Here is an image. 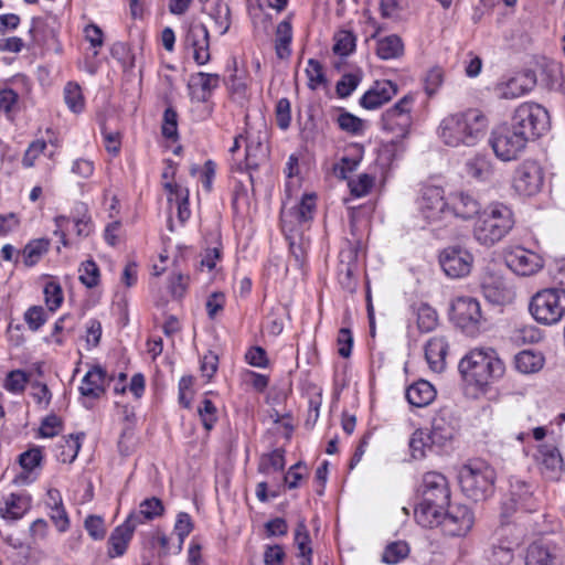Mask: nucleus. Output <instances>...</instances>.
Returning <instances> with one entry per match:
<instances>
[{
  "label": "nucleus",
  "instance_id": "55",
  "mask_svg": "<svg viewBox=\"0 0 565 565\" xmlns=\"http://www.w3.org/2000/svg\"><path fill=\"white\" fill-rule=\"evenodd\" d=\"M198 414L205 430L210 431L217 420V409L213 402L204 398L198 407Z\"/></svg>",
  "mask_w": 565,
  "mask_h": 565
},
{
  "label": "nucleus",
  "instance_id": "43",
  "mask_svg": "<svg viewBox=\"0 0 565 565\" xmlns=\"http://www.w3.org/2000/svg\"><path fill=\"white\" fill-rule=\"evenodd\" d=\"M49 246L50 241L45 238L33 239L28 243L22 250L24 265L31 267L39 263L41 257L49 250Z\"/></svg>",
  "mask_w": 565,
  "mask_h": 565
},
{
  "label": "nucleus",
  "instance_id": "25",
  "mask_svg": "<svg viewBox=\"0 0 565 565\" xmlns=\"http://www.w3.org/2000/svg\"><path fill=\"white\" fill-rule=\"evenodd\" d=\"M136 529L127 519L114 529L108 539L107 554L110 558L120 557L126 553Z\"/></svg>",
  "mask_w": 565,
  "mask_h": 565
},
{
  "label": "nucleus",
  "instance_id": "15",
  "mask_svg": "<svg viewBox=\"0 0 565 565\" xmlns=\"http://www.w3.org/2000/svg\"><path fill=\"white\" fill-rule=\"evenodd\" d=\"M316 211V196L305 194L300 202L290 209L281 210V226L284 232L294 233L297 226L308 223L313 218Z\"/></svg>",
  "mask_w": 565,
  "mask_h": 565
},
{
  "label": "nucleus",
  "instance_id": "54",
  "mask_svg": "<svg viewBox=\"0 0 565 565\" xmlns=\"http://www.w3.org/2000/svg\"><path fill=\"white\" fill-rule=\"evenodd\" d=\"M409 553L407 543L398 541L388 544L382 555V561L387 564H397Z\"/></svg>",
  "mask_w": 565,
  "mask_h": 565
},
{
  "label": "nucleus",
  "instance_id": "39",
  "mask_svg": "<svg viewBox=\"0 0 565 565\" xmlns=\"http://www.w3.org/2000/svg\"><path fill=\"white\" fill-rule=\"evenodd\" d=\"M555 555L553 550L541 542L529 545L525 555V565H553Z\"/></svg>",
  "mask_w": 565,
  "mask_h": 565
},
{
  "label": "nucleus",
  "instance_id": "32",
  "mask_svg": "<svg viewBox=\"0 0 565 565\" xmlns=\"http://www.w3.org/2000/svg\"><path fill=\"white\" fill-rule=\"evenodd\" d=\"M31 508V498L28 494L11 493L0 507V516L6 520H19Z\"/></svg>",
  "mask_w": 565,
  "mask_h": 565
},
{
  "label": "nucleus",
  "instance_id": "29",
  "mask_svg": "<svg viewBox=\"0 0 565 565\" xmlns=\"http://www.w3.org/2000/svg\"><path fill=\"white\" fill-rule=\"evenodd\" d=\"M54 222L56 225V228L54 230V235L60 236L61 244L64 247L68 246L66 235L70 231V227H72L81 237H86L90 233V222L88 218H77L71 221L68 217L60 215L55 217Z\"/></svg>",
  "mask_w": 565,
  "mask_h": 565
},
{
  "label": "nucleus",
  "instance_id": "2",
  "mask_svg": "<svg viewBox=\"0 0 565 565\" xmlns=\"http://www.w3.org/2000/svg\"><path fill=\"white\" fill-rule=\"evenodd\" d=\"M514 226L512 210L503 203H491L480 212L473 225V237L490 247L505 237Z\"/></svg>",
  "mask_w": 565,
  "mask_h": 565
},
{
  "label": "nucleus",
  "instance_id": "51",
  "mask_svg": "<svg viewBox=\"0 0 565 565\" xmlns=\"http://www.w3.org/2000/svg\"><path fill=\"white\" fill-rule=\"evenodd\" d=\"M227 87L234 100L243 102L247 98V76L244 73L237 74L235 71L227 81Z\"/></svg>",
  "mask_w": 565,
  "mask_h": 565
},
{
  "label": "nucleus",
  "instance_id": "33",
  "mask_svg": "<svg viewBox=\"0 0 565 565\" xmlns=\"http://www.w3.org/2000/svg\"><path fill=\"white\" fill-rule=\"evenodd\" d=\"M515 545L505 539H498L486 551V558L489 565H511L514 561Z\"/></svg>",
  "mask_w": 565,
  "mask_h": 565
},
{
  "label": "nucleus",
  "instance_id": "9",
  "mask_svg": "<svg viewBox=\"0 0 565 565\" xmlns=\"http://www.w3.org/2000/svg\"><path fill=\"white\" fill-rule=\"evenodd\" d=\"M451 320L465 333L475 335L481 326L482 313L480 303L470 296H459L451 302Z\"/></svg>",
  "mask_w": 565,
  "mask_h": 565
},
{
  "label": "nucleus",
  "instance_id": "57",
  "mask_svg": "<svg viewBox=\"0 0 565 565\" xmlns=\"http://www.w3.org/2000/svg\"><path fill=\"white\" fill-rule=\"evenodd\" d=\"M46 28L47 24L42 18H33L29 34L31 36V43L28 47L43 45L46 41Z\"/></svg>",
  "mask_w": 565,
  "mask_h": 565
},
{
  "label": "nucleus",
  "instance_id": "37",
  "mask_svg": "<svg viewBox=\"0 0 565 565\" xmlns=\"http://www.w3.org/2000/svg\"><path fill=\"white\" fill-rule=\"evenodd\" d=\"M413 312L416 316L417 328L420 332H430L438 324L437 311L426 302L413 305Z\"/></svg>",
  "mask_w": 565,
  "mask_h": 565
},
{
  "label": "nucleus",
  "instance_id": "17",
  "mask_svg": "<svg viewBox=\"0 0 565 565\" xmlns=\"http://www.w3.org/2000/svg\"><path fill=\"white\" fill-rule=\"evenodd\" d=\"M422 500L435 504H449L450 489L447 478L440 472L429 471L423 476L420 486Z\"/></svg>",
  "mask_w": 565,
  "mask_h": 565
},
{
  "label": "nucleus",
  "instance_id": "53",
  "mask_svg": "<svg viewBox=\"0 0 565 565\" xmlns=\"http://www.w3.org/2000/svg\"><path fill=\"white\" fill-rule=\"evenodd\" d=\"M333 52L341 56H348L355 47V36L352 32L342 30L334 36Z\"/></svg>",
  "mask_w": 565,
  "mask_h": 565
},
{
  "label": "nucleus",
  "instance_id": "44",
  "mask_svg": "<svg viewBox=\"0 0 565 565\" xmlns=\"http://www.w3.org/2000/svg\"><path fill=\"white\" fill-rule=\"evenodd\" d=\"M434 447L436 446L430 444L427 429H417L413 433L409 440V448L414 459L425 458L427 450H431Z\"/></svg>",
  "mask_w": 565,
  "mask_h": 565
},
{
  "label": "nucleus",
  "instance_id": "8",
  "mask_svg": "<svg viewBox=\"0 0 565 565\" xmlns=\"http://www.w3.org/2000/svg\"><path fill=\"white\" fill-rule=\"evenodd\" d=\"M413 103L414 98L406 95L382 115V127L393 135V143H398L409 134L413 122L411 114Z\"/></svg>",
  "mask_w": 565,
  "mask_h": 565
},
{
  "label": "nucleus",
  "instance_id": "5",
  "mask_svg": "<svg viewBox=\"0 0 565 565\" xmlns=\"http://www.w3.org/2000/svg\"><path fill=\"white\" fill-rule=\"evenodd\" d=\"M529 142L541 137L550 127L547 110L536 103L519 105L507 122Z\"/></svg>",
  "mask_w": 565,
  "mask_h": 565
},
{
  "label": "nucleus",
  "instance_id": "34",
  "mask_svg": "<svg viewBox=\"0 0 565 565\" xmlns=\"http://www.w3.org/2000/svg\"><path fill=\"white\" fill-rule=\"evenodd\" d=\"M106 372L100 366L89 370L82 380L81 394L87 397L98 398L104 393Z\"/></svg>",
  "mask_w": 565,
  "mask_h": 565
},
{
  "label": "nucleus",
  "instance_id": "22",
  "mask_svg": "<svg viewBox=\"0 0 565 565\" xmlns=\"http://www.w3.org/2000/svg\"><path fill=\"white\" fill-rule=\"evenodd\" d=\"M397 94V85L391 81H376L360 99V105L369 110L377 109Z\"/></svg>",
  "mask_w": 565,
  "mask_h": 565
},
{
  "label": "nucleus",
  "instance_id": "60",
  "mask_svg": "<svg viewBox=\"0 0 565 565\" xmlns=\"http://www.w3.org/2000/svg\"><path fill=\"white\" fill-rule=\"evenodd\" d=\"M62 452L60 455V459L63 462H73L81 449V441L78 435H70L65 440L64 444L61 446Z\"/></svg>",
  "mask_w": 565,
  "mask_h": 565
},
{
  "label": "nucleus",
  "instance_id": "10",
  "mask_svg": "<svg viewBox=\"0 0 565 565\" xmlns=\"http://www.w3.org/2000/svg\"><path fill=\"white\" fill-rule=\"evenodd\" d=\"M544 181L541 166L533 160H525L514 171L513 188L522 195L536 194Z\"/></svg>",
  "mask_w": 565,
  "mask_h": 565
},
{
  "label": "nucleus",
  "instance_id": "36",
  "mask_svg": "<svg viewBox=\"0 0 565 565\" xmlns=\"http://www.w3.org/2000/svg\"><path fill=\"white\" fill-rule=\"evenodd\" d=\"M295 545L298 548V557L301 558L300 565H311L312 564V548H311V540L308 527L305 523V520H300L295 530Z\"/></svg>",
  "mask_w": 565,
  "mask_h": 565
},
{
  "label": "nucleus",
  "instance_id": "24",
  "mask_svg": "<svg viewBox=\"0 0 565 565\" xmlns=\"http://www.w3.org/2000/svg\"><path fill=\"white\" fill-rule=\"evenodd\" d=\"M220 75L199 72L191 76L189 89L192 99L200 103H207L213 90L220 86Z\"/></svg>",
  "mask_w": 565,
  "mask_h": 565
},
{
  "label": "nucleus",
  "instance_id": "13",
  "mask_svg": "<svg viewBox=\"0 0 565 565\" xmlns=\"http://www.w3.org/2000/svg\"><path fill=\"white\" fill-rule=\"evenodd\" d=\"M419 211L427 224L435 225L441 222L448 214V202L444 198L443 189L426 188L419 201Z\"/></svg>",
  "mask_w": 565,
  "mask_h": 565
},
{
  "label": "nucleus",
  "instance_id": "38",
  "mask_svg": "<svg viewBox=\"0 0 565 565\" xmlns=\"http://www.w3.org/2000/svg\"><path fill=\"white\" fill-rule=\"evenodd\" d=\"M430 444L437 448L444 447L454 437V427L443 417H435L431 423V428L428 430Z\"/></svg>",
  "mask_w": 565,
  "mask_h": 565
},
{
  "label": "nucleus",
  "instance_id": "63",
  "mask_svg": "<svg viewBox=\"0 0 565 565\" xmlns=\"http://www.w3.org/2000/svg\"><path fill=\"white\" fill-rule=\"evenodd\" d=\"M24 320L32 331L39 330L46 321V315L41 306H33L24 313Z\"/></svg>",
  "mask_w": 565,
  "mask_h": 565
},
{
  "label": "nucleus",
  "instance_id": "18",
  "mask_svg": "<svg viewBox=\"0 0 565 565\" xmlns=\"http://www.w3.org/2000/svg\"><path fill=\"white\" fill-rule=\"evenodd\" d=\"M184 43L186 47L193 50V58L198 65H204L210 61V34L204 23L192 22Z\"/></svg>",
  "mask_w": 565,
  "mask_h": 565
},
{
  "label": "nucleus",
  "instance_id": "27",
  "mask_svg": "<svg viewBox=\"0 0 565 565\" xmlns=\"http://www.w3.org/2000/svg\"><path fill=\"white\" fill-rule=\"evenodd\" d=\"M164 512L162 501L157 497L147 498L139 503L138 510L129 513L127 520L136 527L161 516Z\"/></svg>",
  "mask_w": 565,
  "mask_h": 565
},
{
  "label": "nucleus",
  "instance_id": "11",
  "mask_svg": "<svg viewBox=\"0 0 565 565\" xmlns=\"http://www.w3.org/2000/svg\"><path fill=\"white\" fill-rule=\"evenodd\" d=\"M439 263L448 277L461 278L470 273L473 256L469 250L460 246H450L441 252Z\"/></svg>",
  "mask_w": 565,
  "mask_h": 565
},
{
  "label": "nucleus",
  "instance_id": "45",
  "mask_svg": "<svg viewBox=\"0 0 565 565\" xmlns=\"http://www.w3.org/2000/svg\"><path fill=\"white\" fill-rule=\"evenodd\" d=\"M285 467V456L282 449H275L269 454L260 457L258 470L262 473H270L280 471Z\"/></svg>",
  "mask_w": 565,
  "mask_h": 565
},
{
  "label": "nucleus",
  "instance_id": "26",
  "mask_svg": "<svg viewBox=\"0 0 565 565\" xmlns=\"http://www.w3.org/2000/svg\"><path fill=\"white\" fill-rule=\"evenodd\" d=\"M449 504H435V502H426L422 500L420 503L415 509V520L416 522L424 527H434L441 525L445 516L446 508Z\"/></svg>",
  "mask_w": 565,
  "mask_h": 565
},
{
  "label": "nucleus",
  "instance_id": "16",
  "mask_svg": "<svg viewBox=\"0 0 565 565\" xmlns=\"http://www.w3.org/2000/svg\"><path fill=\"white\" fill-rule=\"evenodd\" d=\"M245 145V168L256 170L267 159V132L265 130L254 131V128L246 124Z\"/></svg>",
  "mask_w": 565,
  "mask_h": 565
},
{
  "label": "nucleus",
  "instance_id": "49",
  "mask_svg": "<svg viewBox=\"0 0 565 565\" xmlns=\"http://www.w3.org/2000/svg\"><path fill=\"white\" fill-rule=\"evenodd\" d=\"M78 273L81 282L87 288H94L99 284L100 273L94 260L89 259L82 263Z\"/></svg>",
  "mask_w": 565,
  "mask_h": 565
},
{
  "label": "nucleus",
  "instance_id": "7",
  "mask_svg": "<svg viewBox=\"0 0 565 565\" xmlns=\"http://www.w3.org/2000/svg\"><path fill=\"white\" fill-rule=\"evenodd\" d=\"M529 141L522 134L516 132L507 122L495 127L490 137V145L494 154L502 161H511L519 158Z\"/></svg>",
  "mask_w": 565,
  "mask_h": 565
},
{
  "label": "nucleus",
  "instance_id": "56",
  "mask_svg": "<svg viewBox=\"0 0 565 565\" xmlns=\"http://www.w3.org/2000/svg\"><path fill=\"white\" fill-rule=\"evenodd\" d=\"M337 122L341 130L353 135L361 134L363 130V120L347 111L338 116Z\"/></svg>",
  "mask_w": 565,
  "mask_h": 565
},
{
  "label": "nucleus",
  "instance_id": "23",
  "mask_svg": "<svg viewBox=\"0 0 565 565\" xmlns=\"http://www.w3.org/2000/svg\"><path fill=\"white\" fill-rule=\"evenodd\" d=\"M535 489V484L522 480L518 477H512L510 479L511 500L527 512H533L537 509Z\"/></svg>",
  "mask_w": 565,
  "mask_h": 565
},
{
  "label": "nucleus",
  "instance_id": "48",
  "mask_svg": "<svg viewBox=\"0 0 565 565\" xmlns=\"http://www.w3.org/2000/svg\"><path fill=\"white\" fill-rule=\"evenodd\" d=\"M466 172L476 180H487L491 175V166L483 157H475L467 161Z\"/></svg>",
  "mask_w": 565,
  "mask_h": 565
},
{
  "label": "nucleus",
  "instance_id": "52",
  "mask_svg": "<svg viewBox=\"0 0 565 565\" xmlns=\"http://www.w3.org/2000/svg\"><path fill=\"white\" fill-rule=\"evenodd\" d=\"M28 383L29 376L24 371L13 370L7 374L3 386L10 393L20 394Z\"/></svg>",
  "mask_w": 565,
  "mask_h": 565
},
{
  "label": "nucleus",
  "instance_id": "1",
  "mask_svg": "<svg viewBox=\"0 0 565 565\" xmlns=\"http://www.w3.org/2000/svg\"><path fill=\"white\" fill-rule=\"evenodd\" d=\"M488 118L477 108L447 115L439 124L438 136L448 147H473L486 135Z\"/></svg>",
  "mask_w": 565,
  "mask_h": 565
},
{
  "label": "nucleus",
  "instance_id": "59",
  "mask_svg": "<svg viewBox=\"0 0 565 565\" xmlns=\"http://www.w3.org/2000/svg\"><path fill=\"white\" fill-rule=\"evenodd\" d=\"M193 522L185 512H180L174 524V532L179 537L178 551H181L184 539L192 532Z\"/></svg>",
  "mask_w": 565,
  "mask_h": 565
},
{
  "label": "nucleus",
  "instance_id": "4",
  "mask_svg": "<svg viewBox=\"0 0 565 565\" xmlns=\"http://www.w3.org/2000/svg\"><path fill=\"white\" fill-rule=\"evenodd\" d=\"M494 479V470L481 460L469 461L458 473L462 493L476 502L486 500L492 493Z\"/></svg>",
  "mask_w": 565,
  "mask_h": 565
},
{
  "label": "nucleus",
  "instance_id": "61",
  "mask_svg": "<svg viewBox=\"0 0 565 565\" xmlns=\"http://www.w3.org/2000/svg\"><path fill=\"white\" fill-rule=\"evenodd\" d=\"M44 296L46 306L51 311L57 309L63 302V291L61 286L55 281L46 282L44 287Z\"/></svg>",
  "mask_w": 565,
  "mask_h": 565
},
{
  "label": "nucleus",
  "instance_id": "46",
  "mask_svg": "<svg viewBox=\"0 0 565 565\" xmlns=\"http://www.w3.org/2000/svg\"><path fill=\"white\" fill-rule=\"evenodd\" d=\"M64 100L73 113H81L84 109L85 100L82 88L77 83L68 82L65 85Z\"/></svg>",
  "mask_w": 565,
  "mask_h": 565
},
{
  "label": "nucleus",
  "instance_id": "62",
  "mask_svg": "<svg viewBox=\"0 0 565 565\" xmlns=\"http://www.w3.org/2000/svg\"><path fill=\"white\" fill-rule=\"evenodd\" d=\"M373 183L374 179L371 175L363 173L360 174L356 179H351L348 184L351 193L356 198H361L370 192Z\"/></svg>",
  "mask_w": 565,
  "mask_h": 565
},
{
  "label": "nucleus",
  "instance_id": "21",
  "mask_svg": "<svg viewBox=\"0 0 565 565\" xmlns=\"http://www.w3.org/2000/svg\"><path fill=\"white\" fill-rule=\"evenodd\" d=\"M480 288L486 299L492 303H503L510 296L507 280L498 273L486 269L480 278Z\"/></svg>",
  "mask_w": 565,
  "mask_h": 565
},
{
  "label": "nucleus",
  "instance_id": "19",
  "mask_svg": "<svg viewBox=\"0 0 565 565\" xmlns=\"http://www.w3.org/2000/svg\"><path fill=\"white\" fill-rule=\"evenodd\" d=\"M535 460L545 479L555 481L561 478L564 471V461L555 445H541L535 455Z\"/></svg>",
  "mask_w": 565,
  "mask_h": 565
},
{
  "label": "nucleus",
  "instance_id": "58",
  "mask_svg": "<svg viewBox=\"0 0 565 565\" xmlns=\"http://www.w3.org/2000/svg\"><path fill=\"white\" fill-rule=\"evenodd\" d=\"M277 126L281 130H287L291 121V106L288 98H280L275 107Z\"/></svg>",
  "mask_w": 565,
  "mask_h": 565
},
{
  "label": "nucleus",
  "instance_id": "30",
  "mask_svg": "<svg viewBox=\"0 0 565 565\" xmlns=\"http://www.w3.org/2000/svg\"><path fill=\"white\" fill-rule=\"evenodd\" d=\"M448 344L443 337H434L425 345V358L429 367L435 372L445 369Z\"/></svg>",
  "mask_w": 565,
  "mask_h": 565
},
{
  "label": "nucleus",
  "instance_id": "47",
  "mask_svg": "<svg viewBox=\"0 0 565 565\" xmlns=\"http://www.w3.org/2000/svg\"><path fill=\"white\" fill-rule=\"evenodd\" d=\"M210 17L214 20L215 26L218 29L220 34L224 35L231 26L230 7L218 0L212 8Z\"/></svg>",
  "mask_w": 565,
  "mask_h": 565
},
{
  "label": "nucleus",
  "instance_id": "6",
  "mask_svg": "<svg viewBox=\"0 0 565 565\" xmlns=\"http://www.w3.org/2000/svg\"><path fill=\"white\" fill-rule=\"evenodd\" d=\"M530 312L541 324L552 326L565 316V289L546 288L531 299Z\"/></svg>",
  "mask_w": 565,
  "mask_h": 565
},
{
  "label": "nucleus",
  "instance_id": "20",
  "mask_svg": "<svg viewBox=\"0 0 565 565\" xmlns=\"http://www.w3.org/2000/svg\"><path fill=\"white\" fill-rule=\"evenodd\" d=\"M448 213L461 220H470L480 214L481 203L476 195L466 191L451 192L448 198Z\"/></svg>",
  "mask_w": 565,
  "mask_h": 565
},
{
  "label": "nucleus",
  "instance_id": "64",
  "mask_svg": "<svg viewBox=\"0 0 565 565\" xmlns=\"http://www.w3.org/2000/svg\"><path fill=\"white\" fill-rule=\"evenodd\" d=\"M62 429V420L56 415L52 414L46 416L40 426L39 433L44 438H52Z\"/></svg>",
  "mask_w": 565,
  "mask_h": 565
},
{
  "label": "nucleus",
  "instance_id": "42",
  "mask_svg": "<svg viewBox=\"0 0 565 565\" xmlns=\"http://www.w3.org/2000/svg\"><path fill=\"white\" fill-rule=\"evenodd\" d=\"M404 45L399 36L388 35L377 41L376 53L382 60L397 58L403 54Z\"/></svg>",
  "mask_w": 565,
  "mask_h": 565
},
{
  "label": "nucleus",
  "instance_id": "12",
  "mask_svg": "<svg viewBox=\"0 0 565 565\" xmlns=\"http://www.w3.org/2000/svg\"><path fill=\"white\" fill-rule=\"evenodd\" d=\"M504 262L519 276H532L543 268L540 255L520 246L505 249Z\"/></svg>",
  "mask_w": 565,
  "mask_h": 565
},
{
  "label": "nucleus",
  "instance_id": "31",
  "mask_svg": "<svg viewBox=\"0 0 565 565\" xmlns=\"http://www.w3.org/2000/svg\"><path fill=\"white\" fill-rule=\"evenodd\" d=\"M406 398L412 406L426 407L436 398V390L428 381L419 380L407 387Z\"/></svg>",
  "mask_w": 565,
  "mask_h": 565
},
{
  "label": "nucleus",
  "instance_id": "3",
  "mask_svg": "<svg viewBox=\"0 0 565 565\" xmlns=\"http://www.w3.org/2000/svg\"><path fill=\"white\" fill-rule=\"evenodd\" d=\"M459 371L466 380L483 386L499 380L505 372L503 361L493 349H475L459 362Z\"/></svg>",
  "mask_w": 565,
  "mask_h": 565
},
{
  "label": "nucleus",
  "instance_id": "14",
  "mask_svg": "<svg viewBox=\"0 0 565 565\" xmlns=\"http://www.w3.org/2000/svg\"><path fill=\"white\" fill-rule=\"evenodd\" d=\"M443 520V530L449 536H466L475 524V513L465 504L447 507Z\"/></svg>",
  "mask_w": 565,
  "mask_h": 565
},
{
  "label": "nucleus",
  "instance_id": "41",
  "mask_svg": "<svg viewBox=\"0 0 565 565\" xmlns=\"http://www.w3.org/2000/svg\"><path fill=\"white\" fill-rule=\"evenodd\" d=\"M292 28L289 20L281 21L276 29L275 49L279 58L288 57L291 53Z\"/></svg>",
  "mask_w": 565,
  "mask_h": 565
},
{
  "label": "nucleus",
  "instance_id": "40",
  "mask_svg": "<svg viewBox=\"0 0 565 565\" xmlns=\"http://www.w3.org/2000/svg\"><path fill=\"white\" fill-rule=\"evenodd\" d=\"M515 367L519 372L531 374L539 372L544 365V356L531 350L521 351L514 359Z\"/></svg>",
  "mask_w": 565,
  "mask_h": 565
},
{
  "label": "nucleus",
  "instance_id": "28",
  "mask_svg": "<svg viewBox=\"0 0 565 565\" xmlns=\"http://www.w3.org/2000/svg\"><path fill=\"white\" fill-rule=\"evenodd\" d=\"M536 84L533 73H525L510 78L500 87L501 96L507 99H513L531 92Z\"/></svg>",
  "mask_w": 565,
  "mask_h": 565
},
{
  "label": "nucleus",
  "instance_id": "35",
  "mask_svg": "<svg viewBox=\"0 0 565 565\" xmlns=\"http://www.w3.org/2000/svg\"><path fill=\"white\" fill-rule=\"evenodd\" d=\"M164 189L170 194L168 201L170 203L175 201L178 218L181 224H184L191 215V211L189 207V190L186 188L181 186L180 184L172 182L164 183Z\"/></svg>",
  "mask_w": 565,
  "mask_h": 565
},
{
  "label": "nucleus",
  "instance_id": "50",
  "mask_svg": "<svg viewBox=\"0 0 565 565\" xmlns=\"http://www.w3.org/2000/svg\"><path fill=\"white\" fill-rule=\"evenodd\" d=\"M305 72L308 77V87L310 89H317L327 83L323 66L319 61L310 58Z\"/></svg>",
  "mask_w": 565,
  "mask_h": 565
}]
</instances>
